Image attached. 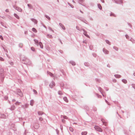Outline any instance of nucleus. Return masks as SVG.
<instances>
[{"label": "nucleus", "mask_w": 135, "mask_h": 135, "mask_svg": "<svg viewBox=\"0 0 135 135\" xmlns=\"http://www.w3.org/2000/svg\"><path fill=\"white\" fill-rule=\"evenodd\" d=\"M94 128L97 131L102 132V130L101 128L98 126H95L94 127Z\"/></svg>", "instance_id": "1"}, {"label": "nucleus", "mask_w": 135, "mask_h": 135, "mask_svg": "<svg viewBox=\"0 0 135 135\" xmlns=\"http://www.w3.org/2000/svg\"><path fill=\"white\" fill-rule=\"evenodd\" d=\"M55 83L54 81H51V83H50V84L49 85V86H50V87L51 88H52L53 87V86H55Z\"/></svg>", "instance_id": "2"}, {"label": "nucleus", "mask_w": 135, "mask_h": 135, "mask_svg": "<svg viewBox=\"0 0 135 135\" xmlns=\"http://www.w3.org/2000/svg\"><path fill=\"white\" fill-rule=\"evenodd\" d=\"M24 64H30L31 63V62L30 60L27 59H26V60L24 62H23Z\"/></svg>", "instance_id": "3"}, {"label": "nucleus", "mask_w": 135, "mask_h": 135, "mask_svg": "<svg viewBox=\"0 0 135 135\" xmlns=\"http://www.w3.org/2000/svg\"><path fill=\"white\" fill-rule=\"evenodd\" d=\"M83 34L86 37H87L88 38H90V37L89 36L86 34L87 32L84 29H83Z\"/></svg>", "instance_id": "4"}, {"label": "nucleus", "mask_w": 135, "mask_h": 135, "mask_svg": "<svg viewBox=\"0 0 135 135\" xmlns=\"http://www.w3.org/2000/svg\"><path fill=\"white\" fill-rule=\"evenodd\" d=\"M115 2L117 4H121L122 3V0H114Z\"/></svg>", "instance_id": "5"}, {"label": "nucleus", "mask_w": 135, "mask_h": 135, "mask_svg": "<svg viewBox=\"0 0 135 135\" xmlns=\"http://www.w3.org/2000/svg\"><path fill=\"white\" fill-rule=\"evenodd\" d=\"M103 51L105 54H108L109 52L108 51L105 49L104 48H103Z\"/></svg>", "instance_id": "6"}, {"label": "nucleus", "mask_w": 135, "mask_h": 135, "mask_svg": "<svg viewBox=\"0 0 135 135\" xmlns=\"http://www.w3.org/2000/svg\"><path fill=\"white\" fill-rule=\"evenodd\" d=\"M17 92L18 93L17 94H18L21 97H22L23 94L20 89H17Z\"/></svg>", "instance_id": "7"}, {"label": "nucleus", "mask_w": 135, "mask_h": 135, "mask_svg": "<svg viewBox=\"0 0 135 135\" xmlns=\"http://www.w3.org/2000/svg\"><path fill=\"white\" fill-rule=\"evenodd\" d=\"M7 116L4 114H0V117L2 118H6Z\"/></svg>", "instance_id": "8"}, {"label": "nucleus", "mask_w": 135, "mask_h": 135, "mask_svg": "<svg viewBox=\"0 0 135 135\" xmlns=\"http://www.w3.org/2000/svg\"><path fill=\"white\" fill-rule=\"evenodd\" d=\"M59 25H60V27L62 28L64 30H65V27L64 26V25H62V23H59Z\"/></svg>", "instance_id": "9"}, {"label": "nucleus", "mask_w": 135, "mask_h": 135, "mask_svg": "<svg viewBox=\"0 0 135 135\" xmlns=\"http://www.w3.org/2000/svg\"><path fill=\"white\" fill-rule=\"evenodd\" d=\"M16 9L20 12H21L22 10V9L20 8L17 7H16Z\"/></svg>", "instance_id": "10"}, {"label": "nucleus", "mask_w": 135, "mask_h": 135, "mask_svg": "<svg viewBox=\"0 0 135 135\" xmlns=\"http://www.w3.org/2000/svg\"><path fill=\"white\" fill-rule=\"evenodd\" d=\"M31 20L33 22H34L35 23L37 24V21L36 19L34 18H31Z\"/></svg>", "instance_id": "11"}, {"label": "nucleus", "mask_w": 135, "mask_h": 135, "mask_svg": "<svg viewBox=\"0 0 135 135\" xmlns=\"http://www.w3.org/2000/svg\"><path fill=\"white\" fill-rule=\"evenodd\" d=\"M34 127L36 129H37L39 127V126L38 124H35Z\"/></svg>", "instance_id": "12"}, {"label": "nucleus", "mask_w": 135, "mask_h": 135, "mask_svg": "<svg viewBox=\"0 0 135 135\" xmlns=\"http://www.w3.org/2000/svg\"><path fill=\"white\" fill-rule=\"evenodd\" d=\"M70 63L71 64L73 65H76V63L75 62L73 61H70Z\"/></svg>", "instance_id": "13"}, {"label": "nucleus", "mask_w": 135, "mask_h": 135, "mask_svg": "<svg viewBox=\"0 0 135 135\" xmlns=\"http://www.w3.org/2000/svg\"><path fill=\"white\" fill-rule=\"evenodd\" d=\"M27 5V6L28 7H29V8L32 9L33 8V7L31 4H28Z\"/></svg>", "instance_id": "14"}, {"label": "nucleus", "mask_w": 135, "mask_h": 135, "mask_svg": "<svg viewBox=\"0 0 135 135\" xmlns=\"http://www.w3.org/2000/svg\"><path fill=\"white\" fill-rule=\"evenodd\" d=\"M21 107L22 108L24 109H25L28 107V105L26 104L24 105H22Z\"/></svg>", "instance_id": "15"}, {"label": "nucleus", "mask_w": 135, "mask_h": 135, "mask_svg": "<svg viewBox=\"0 0 135 135\" xmlns=\"http://www.w3.org/2000/svg\"><path fill=\"white\" fill-rule=\"evenodd\" d=\"M47 74H49L51 76V77L53 76V74L52 73H51L50 72H49V71H47Z\"/></svg>", "instance_id": "16"}, {"label": "nucleus", "mask_w": 135, "mask_h": 135, "mask_svg": "<svg viewBox=\"0 0 135 135\" xmlns=\"http://www.w3.org/2000/svg\"><path fill=\"white\" fill-rule=\"evenodd\" d=\"M34 41H35V43L38 46L39 45L38 41V40H37L34 39Z\"/></svg>", "instance_id": "17"}, {"label": "nucleus", "mask_w": 135, "mask_h": 135, "mask_svg": "<svg viewBox=\"0 0 135 135\" xmlns=\"http://www.w3.org/2000/svg\"><path fill=\"white\" fill-rule=\"evenodd\" d=\"M87 134V132L86 131L83 132H81V135H86Z\"/></svg>", "instance_id": "18"}, {"label": "nucleus", "mask_w": 135, "mask_h": 135, "mask_svg": "<svg viewBox=\"0 0 135 135\" xmlns=\"http://www.w3.org/2000/svg\"><path fill=\"white\" fill-rule=\"evenodd\" d=\"M16 108V107L15 106L13 105H12L11 108V110H14Z\"/></svg>", "instance_id": "19"}, {"label": "nucleus", "mask_w": 135, "mask_h": 135, "mask_svg": "<svg viewBox=\"0 0 135 135\" xmlns=\"http://www.w3.org/2000/svg\"><path fill=\"white\" fill-rule=\"evenodd\" d=\"M44 113L42 111H39L38 112V114L39 115H42Z\"/></svg>", "instance_id": "20"}, {"label": "nucleus", "mask_w": 135, "mask_h": 135, "mask_svg": "<svg viewBox=\"0 0 135 135\" xmlns=\"http://www.w3.org/2000/svg\"><path fill=\"white\" fill-rule=\"evenodd\" d=\"M114 76L116 78H120L121 76V75L118 74L115 75H114Z\"/></svg>", "instance_id": "21"}, {"label": "nucleus", "mask_w": 135, "mask_h": 135, "mask_svg": "<svg viewBox=\"0 0 135 135\" xmlns=\"http://www.w3.org/2000/svg\"><path fill=\"white\" fill-rule=\"evenodd\" d=\"M30 102V105L32 106H33V104L34 102V101L33 100H31Z\"/></svg>", "instance_id": "22"}, {"label": "nucleus", "mask_w": 135, "mask_h": 135, "mask_svg": "<svg viewBox=\"0 0 135 135\" xmlns=\"http://www.w3.org/2000/svg\"><path fill=\"white\" fill-rule=\"evenodd\" d=\"M39 45L41 49L43 48V46L42 43H41V42H40L39 43Z\"/></svg>", "instance_id": "23"}, {"label": "nucleus", "mask_w": 135, "mask_h": 135, "mask_svg": "<svg viewBox=\"0 0 135 135\" xmlns=\"http://www.w3.org/2000/svg\"><path fill=\"white\" fill-rule=\"evenodd\" d=\"M76 28L77 29V30H78L81 31L82 30H83L82 29H81V28H80L79 27H78L76 26Z\"/></svg>", "instance_id": "24"}, {"label": "nucleus", "mask_w": 135, "mask_h": 135, "mask_svg": "<svg viewBox=\"0 0 135 135\" xmlns=\"http://www.w3.org/2000/svg\"><path fill=\"white\" fill-rule=\"evenodd\" d=\"M98 8L100 10L102 9V7L101 5L100 4H98Z\"/></svg>", "instance_id": "25"}, {"label": "nucleus", "mask_w": 135, "mask_h": 135, "mask_svg": "<svg viewBox=\"0 0 135 135\" xmlns=\"http://www.w3.org/2000/svg\"><path fill=\"white\" fill-rule=\"evenodd\" d=\"M63 99L66 102H68V100L66 97H64L63 98Z\"/></svg>", "instance_id": "26"}, {"label": "nucleus", "mask_w": 135, "mask_h": 135, "mask_svg": "<svg viewBox=\"0 0 135 135\" xmlns=\"http://www.w3.org/2000/svg\"><path fill=\"white\" fill-rule=\"evenodd\" d=\"M14 16L17 19H19L20 18L16 14L14 13Z\"/></svg>", "instance_id": "27"}, {"label": "nucleus", "mask_w": 135, "mask_h": 135, "mask_svg": "<svg viewBox=\"0 0 135 135\" xmlns=\"http://www.w3.org/2000/svg\"><path fill=\"white\" fill-rule=\"evenodd\" d=\"M84 65L85 66H89L90 64L89 63L87 62H85L84 63Z\"/></svg>", "instance_id": "28"}, {"label": "nucleus", "mask_w": 135, "mask_h": 135, "mask_svg": "<svg viewBox=\"0 0 135 135\" xmlns=\"http://www.w3.org/2000/svg\"><path fill=\"white\" fill-rule=\"evenodd\" d=\"M47 37L49 38H52V35H50V34H48L47 35Z\"/></svg>", "instance_id": "29"}, {"label": "nucleus", "mask_w": 135, "mask_h": 135, "mask_svg": "<svg viewBox=\"0 0 135 135\" xmlns=\"http://www.w3.org/2000/svg\"><path fill=\"white\" fill-rule=\"evenodd\" d=\"M45 17H46L49 20H50V17L47 15H45Z\"/></svg>", "instance_id": "30"}, {"label": "nucleus", "mask_w": 135, "mask_h": 135, "mask_svg": "<svg viewBox=\"0 0 135 135\" xmlns=\"http://www.w3.org/2000/svg\"><path fill=\"white\" fill-rule=\"evenodd\" d=\"M113 49H114L115 50L117 51H118V49L117 47L116 46H114L113 47Z\"/></svg>", "instance_id": "31"}, {"label": "nucleus", "mask_w": 135, "mask_h": 135, "mask_svg": "<svg viewBox=\"0 0 135 135\" xmlns=\"http://www.w3.org/2000/svg\"><path fill=\"white\" fill-rule=\"evenodd\" d=\"M122 81L123 83H124L125 84L127 82V80L125 79H123L122 80Z\"/></svg>", "instance_id": "32"}, {"label": "nucleus", "mask_w": 135, "mask_h": 135, "mask_svg": "<svg viewBox=\"0 0 135 135\" xmlns=\"http://www.w3.org/2000/svg\"><path fill=\"white\" fill-rule=\"evenodd\" d=\"M58 94L59 95H62L63 94V93L62 92L60 91H58Z\"/></svg>", "instance_id": "33"}, {"label": "nucleus", "mask_w": 135, "mask_h": 135, "mask_svg": "<svg viewBox=\"0 0 135 135\" xmlns=\"http://www.w3.org/2000/svg\"><path fill=\"white\" fill-rule=\"evenodd\" d=\"M32 31L35 32H37L36 30L34 28H32Z\"/></svg>", "instance_id": "34"}, {"label": "nucleus", "mask_w": 135, "mask_h": 135, "mask_svg": "<svg viewBox=\"0 0 135 135\" xmlns=\"http://www.w3.org/2000/svg\"><path fill=\"white\" fill-rule=\"evenodd\" d=\"M21 103L20 102H17L15 103V104L16 105H20V104H21Z\"/></svg>", "instance_id": "35"}, {"label": "nucleus", "mask_w": 135, "mask_h": 135, "mask_svg": "<svg viewBox=\"0 0 135 135\" xmlns=\"http://www.w3.org/2000/svg\"><path fill=\"white\" fill-rule=\"evenodd\" d=\"M19 47L20 48H22L23 46V44L22 43H20L19 45Z\"/></svg>", "instance_id": "36"}, {"label": "nucleus", "mask_w": 135, "mask_h": 135, "mask_svg": "<svg viewBox=\"0 0 135 135\" xmlns=\"http://www.w3.org/2000/svg\"><path fill=\"white\" fill-rule=\"evenodd\" d=\"M69 130L71 132H73V128L71 127H69Z\"/></svg>", "instance_id": "37"}, {"label": "nucleus", "mask_w": 135, "mask_h": 135, "mask_svg": "<svg viewBox=\"0 0 135 135\" xmlns=\"http://www.w3.org/2000/svg\"><path fill=\"white\" fill-rule=\"evenodd\" d=\"M107 44H109V45H110V44L109 41L108 40H105Z\"/></svg>", "instance_id": "38"}, {"label": "nucleus", "mask_w": 135, "mask_h": 135, "mask_svg": "<svg viewBox=\"0 0 135 135\" xmlns=\"http://www.w3.org/2000/svg\"><path fill=\"white\" fill-rule=\"evenodd\" d=\"M110 16H113L115 17L116 16L114 14L112 13H111L110 15Z\"/></svg>", "instance_id": "39"}, {"label": "nucleus", "mask_w": 135, "mask_h": 135, "mask_svg": "<svg viewBox=\"0 0 135 135\" xmlns=\"http://www.w3.org/2000/svg\"><path fill=\"white\" fill-rule=\"evenodd\" d=\"M26 59V58H23V59L22 60V62H25Z\"/></svg>", "instance_id": "40"}, {"label": "nucleus", "mask_w": 135, "mask_h": 135, "mask_svg": "<svg viewBox=\"0 0 135 135\" xmlns=\"http://www.w3.org/2000/svg\"><path fill=\"white\" fill-rule=\"evenodd\" d=\"M31 50L33 51H35V48L33 47H31Z\"/></svg>", "instance_id": "41"}, {"label": "nucleus", "mask_w": 135, "mask_h": 135, "mask_svg": "<svg viewBox=\"0 0 135 135\" xmlns=\"http://www.w3.org/2000/svg\"><path fill=\"white\" fill-rule=\"evenodd\" d=\"M125 36L126 38L127 39H129V36L127 35H125Z\"/></svg>", "instance_id": "42"}, {"label": "nucleus", "mask_w": 135, "mask_h": 135, "mask_svg": "<svg viewBox=\"0 0 135 135\" xmlns=\"http://www.w3.org/2000/svg\"><path fill=\"white\" fill-rule=\"evenodd\" d=\"M33 91L35 94H37V92L36 90L35 89L33 90Z\"/></svg>", "instance_id": "43"}, {"label": "nucleus", "mask_w": 135, "mask_h": 135, "mask_svg": "<svg viewBox=\"0 0 135 135\" xmlns=\"http://www.w3.org/2000/svg\"><path fill=\"white\" fill-rule=\"evenodd\" d=\"M0 60L1 61H3L4 59L2 57H0Z\"/></svg>", "instance_id": "44"}, {"label": "nucleus", "mask_w": 135, "mask_h": 135, "mask_svg": "<svg viewBox=\"0 0 135 135\" xmlns=\"http://www.w3.org/2000/svg\"><path fill=\"white\" fill-rule=\"evenodd\" d=\"M63 117L65 119H67L68 118V117L66 116H63Z\"/></svg>", "instance_id": "45"}, {"label": "nucleus", "mask_w": 135, "mask_h": 135, "mask_svg": "<svg viewBox=\"0 0 135 135\" xmlns=\"http://www.w3.org/2000/svg\"><path fill=\"white\" fill-rule=\"evenodd\" d=\"M39 120L40 121H42L43 120V119L42 118L40 117L39 118Z\"/></svg>", "instance_id": "46"}, {"label": "nucleus", "mask_w": 135, "mask_h": 135, "mask_svg": "<svg viewBox=\"0 0 135 135\" xmlns=\"http://www.w3.org/2000/svg\"><path fill=\"white\" fill-rule=\"evenodd\" d=\"M0 38H1V39L2 40H3V38L2 37V36L1 35H0Z\"/></svg>", "instance_id": "47"}, {"label": "nucleus", "mask_w": 135, "mask_h": 135, "mask_svg": "<svg viewBox=\"0 0 135 135\" xmlns=\"http://www.w3.org/2000/svg\"><path fill=\"white\" fill-rule=\"evenodd\" d=\"M132 87L135 89V84H133L132 85Z\"/></svg>", "instance_id": "48"}, {"label": "nucleus", "mask_w": 135, "mask_h": 135, "mask_svg": "<svg viewBox=\"0 0 135 135\" xmlns=\"http://www.w3.org/2000/svg\"><path fill=\"white\" fill-rule=\"evenodd\" d=\"M93 55L94 57H96V55L95 54H94V53L93 54Z\"/></svg>", "instance_id": "49"}, {"label": "nucleus", "mask_w": 135, "mask_h": 135, "mask_svg": "<svg viewBox=\"0 0 135 135\" xmlns=\"http://www.w3.org/2000/svg\"><path fill=\"white\" fill-rule=\"evenodd\" d=\"M68 4L69 5H70V6L71 7H72V8H73V7H72L71 6V4L70 3H68Z\"/></svg>", "instance_id": "50"}, {"label": "nucleus", "mask_w": 135, "mask_h": 135, "mask_svg": "<svg viewBox=\"0 0 135 135\" xmlns=\"http://www.w3.org/2000/svg\"><path fill=\"white\" fill-rule=\"evenodd\" d=\"M113 81L115 83V82H116V80L115 79H114V80H113Z\"/></svg>", "instance_id": "51"}, {"label": "nucleus", "mask_w": 135, "mask_h": 135, "mask_svg": "<svg viewBox=\"0 0 135 135\" xmlns=\"http://www.w3.org/2000/svg\"><path fill=\"white\" fill-rule=\"evenodd\" d=\"M49 29L50 30H51V31H52L53 32L54 31L52 30V29H51V28L49 27Z\"/></svg>", "instance_id": "52"}, {"label": "nucleus", "mask_w": 135, "mask_h": 135, "mask_svg": "<svg viewBox=\"0 0 135 135\" xmlns=\"http://www.w3.org/2000/svg\"><path fill=\"white\" fill-rule=\"evenodd\" d=\"M5 11L6 12H9V10H8V9H7Z\"/></svg>", "instance_id": "53"}, {"label": "nucleus", "mask_w": 135, "mask_h": 135, "mask_svg": "<svg viewBox=\"0 0 135 135\" xmlns=\"http://www.w3.org/2000/svg\"><path fill=\"white\" fill-rule=\"evenodd\" d=\"M62 121L64 123L65 122V120L64 119H62Z\"/></svg>", "instance_id": "54"}, {"label": "nucleus", "mask_w": 135, "mask_h": 135, "mask_svg": "<svg viewBox=\"0 0 135 135\" xmlns=\"http://www.w3.org/2000/svg\"><path fill=\"white\" fill-rule=\"evenodd\" d=\"M82 21H83V22H85V21L86 22H87V21H86V20H82Z\"/></svg>", "instance_id": "55"}, {"label": "nucleus", "mask_w": 135, "mask_h": 135, "mask_svg": "<svg viewBox=\"0 0 135 135\" xmlns=\"http://www.w3.org/2000/svg\"><path fill=\"white\" fill-rule=\"evenodd\" d=\"M60 128L61 130H62V126L61 125L60 126Z\"/></svg>", "instance_id": "56"}, {"label": "nucleus", "mask_w": 135, "mask_h": 135, "mask_svg": "<svg viewBox=\"0 0 135 135\" xmlns=\"http://www.w3.org/2000/svg\"><path fill=\"white\" fill-rule=\"evenodd\" d=\"M59 51V52L60 53H62L63 51H61V50H60V51Z\"/></svg>", "instance_id": "57"}, {"label": "nucleus", "mask_w": 135, "mask_h": 135, "mask_svg": "<svg viewBox=\"0 0 135 135\" xmlns=\"http://www.w3.org/2000/svg\"><path fill=\"white\" fill-rule=\"evenodd\" d=\"M8 18L10 19H11V17L10 16H9Z\"/></svg>", "instance_id": "58"}, {"label": "nucleus", "mask_w": 135, "mask_h": 135, "mask_svg": "<svg viewBox=\"0 0 135 135\" xmlns=\"http://www.w3.org/2000/svg\"><path fill=\"white\" fill-rule=\"evenodd\" d=\"M10 64L11 65H13V63L12 62H11L10 63Z\"/></svg>", "instance_id": "59"}, {"label": "nucleus", "mask_w": 135, "mask_h": 135, "mask_svg": "<svg viewBox=\"0 0 135 135\" xmlns=\"http://www.w3.org/2000/svg\"><path fill=\"white\" fill-rule=\"evenodd\" d=\"M16 6H13V8H14L15 9H16Z\"/></svg>", "instance_id": "60"}, {"label": "nucleus", "mask_w": 135, "mask_h": 135, "mask_svg": "<svg viewBox=\"0 0 135 135\" xmlns=\"http://www.w3.org/2000/svg\"><path fill=\"white\" fill-rule=\"evenodd\" d=\"M101 1L103 2L104 3V0H101Z\"/></svg>", "instance_id": "61"}, {"label": "nucleus", "mask_w": 135, "mask_h": 135, "mask_svg": "<svg viewBox=\"0 0 135 135\" xmlns=\"http://www.w3.org/2000/svg\"><path fill=\"white\" fill-rule=\"evenodd\" d=\"M15 101H16V100L15 99H13L12 100V101L13 102H14Z\"/></svg>", "instance_id": "62"}, {"label": "nucleus", "mask_w": 135, "mask_h": 135, "mask_svg": "<svg viewBox=\"0 0 135 135\" xmlns=\"http://www.w3.org/2000/svg\"><path fill=\"white\" fill-rule=\"evenodd\" d=\"M43 26L45 28H46V27L44 25H43Z\"/></svg>", "instance_id": "63"}, {"label": "nucleus", "mask_w": 135, "mask_h": 135, "mask_svg": "<svg viewBox=\"0 0 135 135\" xmlns=\"http://www.w3.org/2000/svg\"><path fill=\"white\" fill-rule=\"evenodd\" d=\"M3 19H5V17L4 16L3 17H1Z\"/></svg>", "instance_id": "64"}]
</instances>
